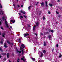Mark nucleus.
I'll return each instance as SVG.
<instances>
[{
  "label": "nucleus",
  "mask_w": 62,
  "mask_h": 62,
  "mask_svg": "<svg viewBox=\"0 0 62 62\" xmlns=\"http://www.w3.org/2000/svg\"><path fill=\"white\" fill-rule=\"evenodd\" d=\"M48 31L49 32H45L44 34L46 35V34H49V33H50V32H51L52 33H54V30H51L50 29H49L48 30Z\"/></svg>",
  "instance_id": "1"
},
{
  "label": "nucleus",
  "mask_w": 62,
  "mask_h": 62,
  "mask_svg": "<svg viewBox=\"0 0 62 62\" xmlns=\"http://www.w3.org/2000/svg\"><path fill=\"white\" fill-rule=\"evenodd\" d=\"M24 45L23 44H22L21 45V47H20V51H22V47H24Z\"/></svg>",
  "instance_id": "2"
},
{
  "label": "nucleus",
  "mask_w": 62,
  "mask_h": 62,
  "mask_svg": "<svg viewBox=\"0 0 62 62\" xmlns=\"http://www.w3.org/2000/svg\"><path fill=\"white\" fill-rule=\"evenodd\" d=\"M29 34L27 33L26 34H24V37H27L28 36H29Z\"/></svg>",
  "instance_id": "3"
},
{
  "label": "nucleus",
  "mask_w": 62,
  "mask_h": 62,
  "mask_svg": "<svg viewBox=\"0 0 62 62\" xmlns=\"http://www.w3.org/2000/svg\"><path fill=\"white\" fill-rule=\"evenodd\" d=\"M4 47H5V48H7L8 47V46H7V43H4Z\"/></svg>",
  "instance_id": "4"
},
{
  "label": "nucleus",
  "mask_w": 62,
  "mask_h": 62,
  "mask_svg": "<svg viewBox=\"0 0 62 62\" xmlns=\"http://www.w3.org/2000/svg\"><path fill=\"white\" fill-rule=\"evenodd\" d=\"M23 58H21V60H23L24 62H25V60H24V56H23Z\"/></svg>",
  "instance_id": "5"
},
{
  "label": "nucleus",
  "mask_w": 62,
  "mask_h": 62,
  "mask_svg": "<svg viewBox=\"0 0 62 62\" xmlns=\"http://www.w3.org/2000/svg\"><path fill=\"white\" fill-rule=\"evenodd\" d=\"M10 22H12L13 23H15V20H10Z\"/></svg>",
  "instance_id": "6"
},
{
  "label": "nucleus",
  "mask_w": 62,
  "mask_h": 62,
  "mask_svg": "<svg viewBox=\"0 0 62 62\" xmlns=\"http://www.w3.org/2000/svg\"><path fill=\"white\" fill-rule=\"evenodd\" d=\"M20 12H21L22 13H23V14H25V12H24V11L23 12L22 10H21Z\"/></svg>",
  "instance_id": "7"
},
{
  "label": "nucleus",
  "mask_w": 62,
  "mask_h": 62,
  "mask_svg": "<svg viewBox=\"0 0 62 62\" xmlns=\"http://www.w3.org/2000/svg\"><path fill=\"white\" fill-rule=\"evenodd\" d=\"M7 57L8 58H9V53H8L7 54Z\"/></svg>",
  "instance_id": "8"
},
{
  "label": "nucleus",
  "mask_w": 62,
  "mask_h": 62,
  "mask_svg": "<svg viewBox=\"0 0 62 62\" xmlns=\"http://www.w3.org/2000/svg\"><path fill=\"white\" fill-rule=\"evenodd\" d=\"M52 36V35H49L48 36V39H49L50 40L51 39V37Z\"/></svg>",
  "instance_id": "9"
},
{
  "label": "nucleus",
  "mask_w": 62,
  "mask_h": 62,
  "mask_svg": "<svg viewBox=\"0 0 62 62\" xmlns=\"http://www.w3.org/2000/svg\"><path fill=\"white\" fill-rule=\"evenodd\" d=\"M16 51L17 52V53H19V54H21V51H18V49H17Z\"/></svg>",
  "instance_id": "10"
},
{
  "label": "nucleus",
  "mask_w": 62,
  "mask_h": 62,
  "mask_svg": "<svg viewBox=\"0 0 62 62\" xmlns=\"http://www.w3.org/2000/svg\"><path fill=\"white\" fill-rule=\"evenodd\" d=\"M44 4V3L43 2H42V3H41V7H43Z\"/></svg>",
  "instance_id": "11"
},
{
  "label": "nucleus",
  "mask_w": 62,
  "mask_h": 62,
  "mask_svg": "<svg viewBox=\"0 0 62 62\" xmlns=\"http://www.w3.org/2000/svg\"><path fill=\"white\" fill-rule=\"evenodd\" d=\"M5 33H3L2 34V37H3V38H5Z\"/></svg>",
  "instance_id": "12"
},
{
  "label": "nucleus",
  "mask_w": 62,
  "mask_h": 62,
  "mask_svg": "<svg viewBox=\"0 0 62 62\" xmlns=\"http://www.w3.org/2000/svg\"><path fill=\"white\" fill-rule=\"evenodd\" d=\"M17 40L19 42H21V39L20 38H19L18 39H17Z\"/></svg>",
  "instance_id": "13"
},
{
  "label": "nucleus",
  "mask_w": 62,
  "mask_h": 62,
  "mask_svg": "<svg viewBox=\"0 0 62 62\" xmlns=\"http://www.w3.org/2000/svg\"><path fill=\"white\" fill-rule=\"evenodd\" d=\"M45 3H46V6L47 7H48V5H47V1H45Z\"/></svg>",
  "instance_id": "14"
},
{
  "label": "nucleus",
  "mask_w": 62,
  "mask_h": 62,
  "mask_svg": "<svg viewBox=\"0 0 62 62\" xmlns=\"http://www.w3.org/2000/svg\"><path fill=\"white\" fill-rule=\"evenodd\" d=\"M39 23L38 22H37L36 23V25L37 26H39Z\"/></svg>",
  "instance_id": "15"
},
{
  "label": "nucleus",
  "mask_w": 62,
  "mask_h": 62,
  "mask_svg": "<svg viewBox=\"0 0 62 62\" xmlns=\"http://www.w3.org/2000/svg\"><path fill=\"white\" fill-rule=\"evenodd\" d=\"M44 46H46V44L45 41L44 42Z\"/></svg>",
  "instance_id": "16"
},
{
  "label": "nucleus",
  "mask_w": 62,
  "mask_h": 62,
  "mask_svg": "<svg viewBox=\"0 0 62 62\" xmlns=\"http://www.w3.org/2000/svg\"><path fill=\"white\" fill-rule=\"evenodd\" d=\"M31 59L32 60V61H36V59H35L34 58H32Z\"/></svg>",
  "instance_id": "17"
},
{
  "label": "nucleus",
  "mask_w": 62,
  "mask_h": 62,
  "mask_svg": "<svg viewBox=\"0 0 62 62\" xmlns=\"http://www.w3.org/2000/svg\"><path fill=\"white\" fill-rule=\"evenodd\" d=\"M21 51L22 52V55H23V54H24V52H23V50H21Z\"/></svg>",
  "instance_id": "18"
},
{
  "label": "nucleus",
  "mask_w": 62,
  "mask_h": 62,
  "mask_svg": "<svg viewBox=\"0 0 62 62\" xmlns=\"http://www.w3.org/2000/svg\"><path fill=\"white\" fill-rule=\"evenodd\" d=\"M0 44H1V45L3 44V41H1L0 42Z\"/></svg>",
  "instance_id": "19"
},
{
  "label": "nucleus",
  "mask_w": 62,
  "mask_h": 62,
  "mask_svg": "<svg viewBox=\"0 0 62 62\" xmlns=\"http://www.w3.org/2000/svg\"><path fill=\"white\" fill-rule=\"evenodd\" d=\"M43 54L42 53H41V54L40 55V57H42L43 56Z\"/></svg>",
  "instance_id": "20"
},
{
  "label": "nucleus",
  "mask_w": 62,
  "mask_h": 62,
  "mask_svg": "<svg viewBox=\"0 0 62 62\" xmlns=\"http://www.w3.org/2000/svg\"><path fill=\"white\" fill-rule=\"evenodd\" d=\"M6 53H2V55H6Z\"/></svg>",
  "instance_id": "21"
},
{
  "label": "nucleus",
  "mask_w": 62,
  "mask_h": 62,
  "mask_svg": "<svg viewBox=\"0 0 62 62\" xmlns=\"http://www.w3.org/2000/svg\"><path fill=\"white\" fill-rule=\"evenodd\" d=\"M7 43L10 45H11V43H10V42H9V41H7Z\"/></svg>",
  "instance_id": "22"
},
{
  "label": "nucleus",
  "mask_w": 62,
  "mask_h": 62,
  "mask_svg": "<svg viewBox=\"0 0 62 62\" xmlns=\"http://www.w3.org/2000/svg\"><path fill=\"white\" fill-rule=\"evenodd\" d=\"M49 5L51 7H53V4H52L50 3L49 4Z\"/></svg>",
  "instance_id": "23"
},
{
  "label": "nucleus",
  "mask_w": 62,
  "mask_h": 62,
  "mask_svg": "<svg viewBox=\"0 0 62 62\" xmlns=\"http://www.w3.org/2000/svg\"><path fill=\"white\" fill-rule=\"evenodd\" d=\"M46 51L45 50L43 51V52L44 54L46 53Z\"/></svg>",
  "instance_id": "24"
},
{
  "label": "nucleus",
  "mask_w": 62,
  "mask_h": 62,
  "mask_svg": "<svg viewBox=\"0 0 62 62\" xmlns=\"http://www.w3.org/2000/svg\"><path fill=\"white\" fill-rule=\"evenodd\" d=\"M43 20H45V17L44 16L43 17Z\"/></svg>",
  "instance_id": "25"
},
{
  "label": "nucleus",
  "mask_w": 62,
  "mask_h": 62,
  "mask_svg": "<svg viewBox=\"0 0 62 62\" xmlns=\"http://www.w3.org/2000/svg\"><path fill=\"white\" fill-rule=\"evenodd\" d=\"M2 19L3 20V21H4V20H5V17H2Z\"/></svg>",
  "instance_id": "26"
},
{
  "label": "nucleus",
  "mask_w": 62,
  "mask_h": 62,
  "mask_svg": "<svg viewBox=\"0 0 62 62\" xmlns=\"http://www.w3.org/2000/svg\"><path fill=\"white\" fill-rule=\"evenodd\" d=\"M23 16L24 17V18H25V19H26V16H25L24 15H23Z\"/></svg>",
  "instance_id": "27"
},
{
  "label": "nucleus",
  "mask_w": 62,
  "mask_h": 62,
  "mask_svg": "<svg viewBox=\"0 0 62 62\" xmlns=\"http://www.w3.org/2000/svg\"><path fill=\"white\" fill-rule=\"evenodd\" d=\"M31 6H30L29 7L28 9H29V10H30V8H31Z\"/></svg>",
  "instance_id": "28"
},
{
  "label": "nucleus",
  "mask_w": 62,
  "mask_h": 62,
  "mask_svg": "<svg viewBox=\"0 0 62 62\" xmlns=\"http://www.w3.org/2000/svg\"><path fill=\"white\" fill-rule=\"evenodd\" d=\"M39 62H42V61L41 59H40V60H39Z\"/></svg>",
  "instance_id": "29"
},
{
  "label": "nucleus",
  "mask_w": 62,
  "mask_h": 62,
  "mask_svg": "<svg viewBox=\"0 0 62 62\" xmlns=\"http://www.w3.org/2000/svg\"><path fill=\"white\" fill-rule=\"evenodd\" d=\"M1 12L2 14V15H3V13H4V11H3L2 10H1Z\"/></svg>",
  "instance_id": "30"
},
{
  "label": "nucleus",
  "mask_w": 62,
  "mask_h": 62,
  "mask_svg": "<svg viewBox=\"0 0 62 62\" xmlns=\"http://www.w3.org/2000/svg\"><path fill=\"white\" fill-rule=\"evenodd\" d=\"M20 61V59H18L17 60V62H19V61Z\"/></svg>",
  "instance_id": "31"
},
{
  "label": "nucleus",
  "mask_w": 62,
  "mask_h": 62,
  "mask_svg": "<svg viewBox=\"0 0 62 62\" xmlns=\"http://www.w3.org/2000/svg\"><path fill=\"white\" fill-rule=\"evenodd\" d=\"M5 24L6 25H7V24H8V22H7V21L5 22Z\"/></svg>",
  "instance_id": "32"
},
{
  "label": "nucleus",
  "mask_w": 62,
  "mask_h": 62,
  "mask_svg": "<svg viewBox=\"0 0 62 62\" xmlns=\"http://www.w3.org/2000/svg\"><path fill=\"white\" fill-rule=\"evenodd\" d=\"M59 58H61V57H62V55H61L60 54V55L59 56Z\"/></svg>",
  "instance_id": "33"
},
{
  "label": "nucleus",
  "mask_w": 62,
  "mask_h": 62,
  "mask_svg": "<svg viewBox=\"0 0 62 62\" xmlns=\"http://www.w3.org/2000/svg\"><path fill=\"white\" fill-rule=\"evenodd\" d=\"M48 13L49 14H51V12H50V11H48Z\"/></svg>",
  "instance_id": "34"
},
{
  "label": "nucleus",
  "mask_w": 62,
  "mask_h": 62,
  "mask_svg": "<svg viewBox=\"0 0 62 62\" xmlns=\"http://www.w3.org/2000/svg\"><path fill=\"white\" fill-rule=\"evenodd\" d=\"M20 18H23V16H20Z\"/></svg>",
  "instance_id": "35"
},
{
  "label": "nucleus",
  "mask_w": 62,
  "mask_h": 62,
  "mask_svg": "<svg viewBox=\"0 0 62 62\" xmlns=\"http://www.w3.org/2000/svg\"><path fill=\"white\" fill-rule=\"evenodd\" d=\"M36 25H34V27H33V28H36Z\"/></svg>",
  "instance_id": "36"
},
{
  "label": "nucleus",
  "mask_w": 62,
  "mask_h": 62,
  "mask_svg": "<svg viewBox=\"0 0 62 62\" xmlns=\"http://www.w3.org/2000/svg\"><path fill=\"white\" fill-rule=\"evenodd\" d=\"M1 29H2V30H4V29L3 28V27H1Z\"/></svg>",
  "instance_id": "37"
},
{
  "label": "nucleus",
  "mask_w": 62,
  "mask_h": 62,
  "mask_svg": "<svg viewBox=\"0 0 62 62\" xmlns=\"http://www.w3.org/2000/svg\"><path fill=\"white\" fill-rule=\"evenodd\" d=\"M6 25L8 28H9V27H8V24L7 25Z\"/></svg>",
  "instance_id": "38"
},
{
  "label": "nucleus",
  "mask_w": 62,
  "mask_h": 62,
  "mask_svg": "<svg viewBox=\"0 0 62 62\" xmlns=\"http://www.w3.org/2000/svg\"><path fill=\"white\" fill-rule=\"evenodd\" d=\"M52 48L53 49L52 50V51L53 52H54V47H53Z\"/></svg>",
  "instance_id": "39"
},
{
  "label": "nucleus",
  "mask_w": 62,
  "mask_h": 62,
  "mask_svg": "<svg viewBox=\"0 0 62 62\" xmlns=\"http://www.w3.org/2000/svg\"><path fill=\"white\" fill-rule=\"evenodd\" d=\"M21 7L22 8H23V5H22L21 6Z\"/></svg>",
  "instance_id": "40"
},
{
  "label": "nucleus",
  "mask_w": 62,
  "mask_h": 62,
  "mask_svg": "<svg viewBox=\"0 0 62 62\" xmlns=\"http://www.w3.org/2000/svg\"><path fill=\"white\" fill-rule=\"evenodd\" d=\"M25 48V46H24L22 48V50H23V48Z\"/></svg>",
  "instance_id": "41"
},
{
  "label": "nucleus",
  "mask_w": 62,
  "mask_h": 62,
  "mask_svg": "<svg viewBox=\"0 0 62 62\" xmlns=\"http://www.w3.org/2000/svg\"><path fill=\"white\" fill-rule=\"evenodd\" d=\"M56 47H58V44H57L56 45Z\"/></svg>",
  "instance_id": "42"
},
{
  "label": "nucleus",
  "mask_w": 62,
  "mask_h": 62,
  "mask_svg": "<svg viewBox=\"0 0 62 62\" xmlns=\"http://www.w3.org/2000/svg\"><path fill=\"white\" fill-rule=\"evenodd\" d=\"M0 51L1 52H3V50H2V49H1V50H0Z\"/></svg>",
  "instance_id": "43"
},
{
  "label": "nucleus",
  "mask_w": 62,
  "mask_h": 62,
  "mask_svg": "<svg viewBox=\"0 0 62 62\" xmlns=\"http://www.w3.org/2000/svg\"><path fill=\"white\" fill-rule=\"evenodd\" d=\"M34 34L35 35H36V36H38V35H37V33H35Z\"/></svg>",
  "instance_id": "44"
},
{
  "label": "nucleus",
  "mask_w": 62,
  "mask_h": 62,
  "mask_svg": "<svg viewBox=\"0 0 62 62\" xmlns=\"http://www.w3.org/2000/svg\"><path fill=\"white\" fill-rule=\"evenodd\" d=\"M11 44L12 45L11 46H13V43H11Z\"/></svg>",
  "instance_id": "45"
},
{
  "label": "nucleus",
  "mask_w": 62,
  "mask_h": 62,
  "mask_svg": "<svg viewBox=\"0 0 62 62\" xmlns=\"http://www.w3.org/2000/svg\"><path fill=\"white\" fill-rule=\"evenodd\" d=\"M35 28H33V31H35Z\"/></svg>",
  "instance_id": "46"
},
{
  "label": "nucleus",
  "mask_w": 62,
  "mask_h": 62,
  "mask_svg": "<svg viewBox=\"0 0 62 62\" xmlns=\"http://www.w3.org/2000/svg\"><path fill=\"white\" fill-rule=\"evenodd\" d=\"M1 24H2V23L0 21V25H1Z\"/></svg>",
  "instance_id": "47"
},
{
  "label": "nucleus",
  "mask_w": 62,
  "mask_h": 62,
  "mask_svg": "<svg viewBox=\"0 0 62 62\" xmlns=\"http://www.w3.org/2000/svg\"><path fill=\"white\" fill-rule=\"evenodd\" d=\"M40 34H41L42 35H43V34L42 32H41L40 33Z\"/></svg>",
  "instance_id": "48"
},
{
  "label": "nucleus",
  "mask_w": 62,
  "mask_h": 62,
  "mask_svg": "<svg viewBox=\"0 0 62 62\" xmlns=\"http://www.w3.org/2000/svg\"><path fill=\"white\" fill-rule=\"evenodd\" d=\"M10 28L11 29H12V26H10Z\"/></svg>",
  "instance_id": "49"
},
{
  "label": "nucleus",
  "mask_w": 62,
  "mask_h": 62,
  "mask_svg": "<svg viewBox=\"0 0 62 62\" xmlns=\"http://www.w3.org/2000/svg\"><path fill=\"white\" fill-rule=\"evenodd\" d=\"M1 57H2V55H0V58H1Z\"/></svg>",
  "instance_id": "50"
},
{
  "label": "nucleus",
  "mask_w": 62,
  "mask_h": 62,
  "mask_svg": "<svg viewBox=\"0 0 62 62\" xmlns=\"http://www.w3.org/2000/svg\"><path fill=\"white\" fill-rule=\"evenodd\" d=\"M37 4H38L39 3V2H37Z\"/></svg>",
  "instance_id": "51"
},
{
  "label": "nucleus",
  "mask_w": 62,
  "mask_h": 62,
  "mask_svg": "<svg viewBox=\"0 0 62 62\" xmlns=\"http://www.w3.org/2000/svg\"><path fill=\"white\" fill-rule=\"evenodd\" d=\"M20 7V5H18V8H19V7Z\"/></svg>",
  "instance_id": "52"
},
{
  "label": "nucleus",
  "mask_w": 62,
  "mask_h": 62,
  "mask_svg": "<svg viewBox=\"0 0 62 62\" xmlns=\"http://www.w3.org/2000/svg\"><path fill=\"white\" fill-rule=\"evenodd\" d=\"M5 22H7V20H6V19H5Z\"/></svg>",
  "instance_id": "53"
},
{
  "label": "nucleus",
  "mask_w": 62,
  "mask_h": 62,
  "mask_svg": "<svg viewBox=\"0 0 62 62\" xmlns=\"http://www.w3.org/2000/svg\"><path fill=\"white\" fill-rule=\"evenodd\" d=\"M18 14H19V15H21V14H20V13H19Z\"/></svg>",
  "instance_id": "54"
},
{
  "label": "nucleus",
  "mask_w": 62,
  "mask_h": 62,
  "mask_svg": "<svg viewBox=\"0 0 62 62\" xmlns=\"http://www.w3.org/2000/svg\"><path fill=\"white\" fill-rule=\"evenodd\" d=\"M28 27H30V25H28Z\"/></svg>",
  "instance_id": "55"
},
{
  "label": "nucleus",
  "mask_w": 62,
  "mask_h": 62,
  "mask_svg": "<svg viewBox=\"0 0 62 62\" xmlns=\"http://www.w3.org/2000/svg\"><path fill=\"white\" fill-rule=\"evenodd\" d=\"M1 49H2V48H1L0 47V51H1Z\"/></svg>",
  "instance_id": "56"
},
{
  "label": "nucleus",
  "mask_w": 62,
  "mask_h": 62,
  "mask_svg": "<svg viewBox=\"0 0 62 62\" xmlns=\"http://www.w3.org/2000/svg\"><path fill=\"white\" fill-rule=\"evenodd\" d=\"M13 6H14L15 7V4H13Z\"/></svg>",
  "instance_id": "57"
},
{
  "label": "nucleus",
  "mask_w": 62,
  "mask_h": 62,
  "mask_svg": "<svg viewBox=\"0 0 62 62\" xmlns=\"http://www.w3.org/2000/svg\"><path fill=\"white\" fill-rule=\"evenodd\" d=\"M12 55L13 56H14V54L13 53L12 54Z\"/></svg>",
  "instance_id": "58"
},
{
  "label": "nucleus",
  "mask_w": 62,
  "mask_h": 62,
  "mask_svg": "<svg viewBox=\"0 0 62 62\" xmlns=\"http://www.w3.org/2000/svg\"><path fill=\"white\" fill-rule=\"evenodd\" d=\"M58 17H60V16H58Z\"/></svg>",
  "instance_id": "59"
},
{
  "label": "nucleus",
  "mask_w": 62,
  "mask_h": 62,
  "mask_svg": "<svg viewBox=\"0 0 62 62\" xmlns=\"http://www.w3.org/2000/svg\"><path fill=\"white\" fill-rule=\"evenodd\" d=\"M58 2H60V0H58Z\"/></svg>",
  "instance_id": "60"
},
{
  "label": "nucleus",
  "mask_w": 62,
  "mask_h": 62,
  "mask_svg": "<svg viewBox=\"0 0 62 62\" xmlns=\"http://www.w3.org/2000/svg\"><path fill=\"white\" fill-rule=\"evenodd\" d=\"M56 13L57 14H59V13L58 12H57Z\"/></svg>",
  "instance_id": "61"
},
{
  "label": "nucleus",
  "mask_w": 62,
  "mask_h": 62,
  "mask_svg": "<svg viewBox=\"0 0 62 62\" xmlns=\"http://www.w3.org/2000/svg\"><path fill=\"white\" fill-rule=\"evenodd\" d=\"M39 15L40 16V15H41V13H39Z\"/></svg>",
  "instance_id": "62"
},
{
  "label": "nucleus",
  "mask_w": 62,
  "mask_h": 62,
  "mask_svg": "<svg viewBox=\"0 0 62 62\" xmlns=\"http://www.w3.org/2000/svg\"><path fill=\"white\" fill-rule=\"evenodd\" d=\"M43 29H44V27H43Z\"/></svg>",
  "instance_id": "63"
},
{
  "label": "nucleus",
  "mask_w": 62,
  "mask_h": 62,
  "mask_svg": "<svg viewBox=\"0 0 62 62\" xmlns=\"http://www.w3.org/2000/svg\"><path fill=\"white\" fill-rule=\"evenodd\" d=\"M9 62H11V61H10V60H9Z\"/></svg>",
  "instance_id": "64"
}]
</instances>
